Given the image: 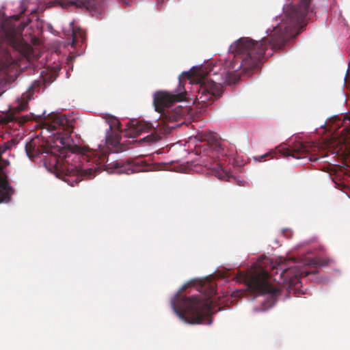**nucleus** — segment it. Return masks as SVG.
Instances as JSON below:
<instances>
[{"instance_id":"obj_1","label":"nucleus","mask_w":350,"mask_h":350,"mask_svg":"<svg viewBox=\"0 0 350 350\" xmlns=\"http://www.w3.org/2000/svg\"><path fill=\"white\" fill-rule=\"evenodd\" d=\"M268 38L255 41L247 37H243L232 43L229 48L230 56L226 59L222 66L214 65L193 69L192 72L183 73L179 77L178 92L176 94L159 91L154 95L153 104L155 110L161 115L172 105L185 98L186 79L196 81V102L205 107L211 101L213 96L219 97L222 93V85L236 83L240 79L241 72L249 73L258 70L265 51L269 44Z\"/></svg>"},{"instance_id":"obj_2","label":"nucleus","mask_w":350,"mask_h":350,"mask_svg":"<svg viewBox=\"0 0 350 350\" xmlns=\"http://www.w3.org/2000/svg\"><path fill=\"white\" fill-rule=\"evenodd\" d=\"M44 111L40 116H36V120L44 116L48 121V129L54 132L56 141L62 146L61 148L51 146L48 142L38 137L31 139L25 145L27 155L30 159L40 157L50 170H53L57 177L74 187L83 177L94 176L92 168H83V161L87 157L81 153V148L74 144L71 138L72 127L65 116L57 113L48 114L47 118Z\"/></svg>"},{"instance_id":"obj_3","label":"nucleus","mask_w":350,"mask_h":350,"mask_svg":"<svg viewBox=\"0 0 350 350\" xmlns=\"http://www.w3.org/2000/svg\"><path fill=\"white\" fill-rule=\"evenodd\" d=\"M310 0H293L286 8L282 22L271 31V49H282L286 42L295 36L298 27H302L310 11Z\"/></svg>"},{"instance_id":"obj_4","label":"nucleus","mask_w":350,"mask_h":350,"mask_svg":"<svg viewBox=\"0 0 350 350\" xmlns=\"http://www.w3.org/2000/svg\"><path fill=\"white\" fill-rule=\"evenodd\" d=\"M172 305L178 316L187 323H212V301L210 299H204L198 296L187 297L178 293Z\"/></svg>"},{"instance_id":"obj_5","label":"nucleus","mask_w":350,"mask_h":350,"mask_svg":"<svg viewBox=\"0 0 350 350\" xmlns=\"http://www.w3.org/2000/svg\"><path fill=\"white\" fill-rule=\"evenodd\" d=\"M243 280L255 293L270 294L273 297L280 295V288L273 286L269 282L268 269H264L261 265L255 264L247 272L241 273Z\"/></svg>"},{"instance_id":"obj_6","label":"nucleus","mask_w":350,"mask_h":350,"mask_svg":"<svg viewBox=\"0 0 350 350\" xmlns=\"http://www.w3.org/2000/svg\"><path fill=\"white\" fill-rule=\"evenodd\" d=\"M266 262H270V267L275 273L278 274V271H281L280 277L284 283L288 284L289 288H299L301 284V277L307 276L309 274L304 267L298 265L286 268L282 262L275 265L269 258L266 259Z\"/></svg>"},{"instance_id":"obj_7","label":"nucleus","mask_w":350,"mask_h":350,"mask_svg":"<svg viewBox=\"0 0 350 350\" xmlns=\"http://www.w3.org/2000/svg\"><path fill=\"white\" fill-rule=\"evenodd\" d=\"M28 100L26 97H23L18 100L16 105L11 107L9 112L2 117L1 122L3 124H10L13 122H18L19 124H23L30 120L28 116H19L20 112L27 109Z\"/></svg>"},{"instance_id":"obj_8","label":"nucleus","mask_w":350,"mask_h":350,"mask_svg":"<svg viewBox=\"0 0 350 350\" xmlns=\"http://www.w3.org/2000/svg\"><path fill=\"white\" fill-rule=\"evenodd\" d=\"M308 144L302 142H296L291 148H284L282 154L285 157H292L296 159H306L310 161H316L318 158L315 156L310 154Z\"/></svg>"},{"instance_id":"obj_9","label":"nucleus","mask_w":350,"mask_h":350,"mask_svg":"<svg viewBox=\"0 0 350 350\" xmlns=\"http://www.w3.org/2000/svg\"><path fill=\"white\" fill-rule=\"evenodd\" d=\"M152 126L150 123L133 120L128 122L127 129L122 132V134L129 138H134L143 133L152 131Z\"/></svg>"},{"instance_id":"obj_10","label":"nucleus","mask_w":350,"mask_h":350,"mask_svg":"<svg viewBox=\"0 0 350 350\" xmlns=\"http://www.w3.org/2000/svg\"><path fill=\"white\" fill-rule=\"evenodd\" d=\"M202 165L210 170V173L221 180H228L230 178L228 171L217 162L214 158L204 155L200 161Z\"/></svg>"},{"instance_id":"obj_11","label":"nucleus","mask_w":350,"mask_h":350,"mask_svg":"<svg viewBox=\"0 0 350 350\" xmlns=\"http://www.w3.org/2000/svg\"><path fill=\"white\" fill-rule=\"evenodd\" d=\"M189 108L187 107L176 106L174 109H167L161 115L163 120L165 122H176L183 119L187 114Z\"/></svg>"},{"instance_id":"obj_12","label":"nucleus","mask_w":350,"mask_h":350,"mask_svg":"<svg viewBox=\"0 0 350 350\" xmlns=\"http://www.w3.org/2000/svg\"><path fill=\"white\" fill-rule=\"evenodd\" d=\"M14 193V189L8 181L6 174L0 170V203L8 202Z\"/></svg>"},{"instance_id":"obj_13","label":"nucleus","mask_w":350,"mask_h":350,"mask_svg":"<svg viewBox=\"0 0 350 350\" xmlns=\"http://www.w3.org/2000/svg\"><path fill=\"white\" fill-rule=\"evenodd\" d=\"M114 167L118 173L126 174H133L141 170V167L139 164L130 161L125 162H116L114 164Z\"/></svg>"},{"instance_id":"obj_14","label":"nucleus","mask_w":350,"mask_h":350,"mask_svg":"<svg viewBox=\"0 0 350 350\" xmlns=\"http://www.w3.org/2000/svg\"><path fill=\"white\" fill-rule=\"evenodd\" d=\"M100 2L101 0H75L72 1L71 3L77 7L91 10L96 9Z\"/></svg>"},{"instance_id":"obj_15","label":"nucleus","mask_w":350,"mask_h":350,"mask_svg":"<svg viewBox=\"0 0 350 350\" xmlns=\"http://www.w3.org/2000/svg\"><path fill=\"white\" fill-rule=\"evenodd\" d=\"M85 36L86 33L81 29H73L72 35V46H77L79 42V39H81V42H83L85 39Z\"/></svg>"},{"instance_id":"obj_16","label":"nucleus","mask_w":350,"mask_h":350,"mask_svg":"<svg viewBox=\"0 0 350 350\" xmlns=\"http://www.w3.org/2000/svg\"><path fill=\"white\" fill-rule=\"evenodd\" d=\"M8 36L10 38V42L12 45L17 48L21 44V37L17 35L14 30H12L8 33Z\"/></svg>"},{"instance_id":"obj_17","label":"nucleus","mask_w":350,"mask_h":350,"mask_svg":"<svg viewBox=\"0 0 350 350\" xmlns=\"http://www.w3.org/2000/svg\"><path fill=\"white\" fill-rule=\"evenodd\" d=\"M111 144L113 146L114 148H116V152H123L127 149V147L126 146L124 143L121 142L120 139H119L118 137L115 138L112 141Z\"/></svg>"},{"instance_id":"obj_18","label":"nucleus","mask_w":350,"mask_h":350,"mask_svg":"<svg viewBox=\"0 0 350 350\" xmlns=\"http://www.w3.org/2000/svg\"><path fill=\"white\" fill-rule=\"evenodd\" d=\"M160 139H161V137L159 135L151 133L150 135H148L140 139L139 142L154 143V142H158Z\"/></svg>"},{"instance_id":"obj_19","label":"nucleus","mask_w":350,"mask_h":350,"mask_svg":"<svg viewBox=\"0 0 350 350\" xmlns=\"http://www.w3.org/2000/svg\"><path fill=\"white\" fill-rule=\"evenodd\" d=\"M277 154L276 150H272L270 152H268L264 154L256 156L254 157V159L258 161H262L263 159H265L267 157L274 158L275 155Z\"/></svg>"},{"instance_id":"obj_20","label":"nucleus","mask_w":350,"mask_h":350,"mask_svg":"<svg viewBox=\"0 0 350 350\" xmlns=\"http://www.w3.org/2000/svg\"><path fill=\"white\" fill-rule=\"evenodd\" d=\"M211 154H213V152L211 150H210L208 148V147L204 148V150H203V153L202 154V152H200V154H202L200 157V161H199L200 163L202 165L200 161H202V157H203L204 155L209 156L211 158H213V156L211 155Z\"/></svg>"},{"instance_id":"obj_21","label":"nucleus","mask_w":350,"mask_h":350,"mask_svg":"<svg viewBox=\"0 0 350 350\" xmlns=\"http://www.w3.org/2000/svg\"><path fill=\"white\" fill-rule=\"evenodd\" d=\"M327 264V262L321 258L317 259L315 262V265H317L318 266H324V265H326Z\"/></svg>"},{"instance_id":"obj_22","label":"nucleus","mask_w":350,"mask_h":350,"mask_svg":"<svg viewBox=\"0 0 350 350\" xmlns=\"http://www.w3.org/2000/svg\"><path fill=\"white\" fill-rule=\"evenodd\" d=\"M200 140H206V137H203L202 136L200 137Z\"/></svg>"},{"instance_id":"obj_23","label":"nucleus","mask_w":350,"mask_h":350,"mask_svg":"<svg viewBox=\"0 0 350 350\" xmlns=\"http://www.w3.org/2000/svg\"><path fill=\"white\" fill-rule=\"evenodd\" d=\"M36 10H35L34 12H31V15H32V16H33V15L34 14H36Z\"/></svg>"},{"instance_id":"obj_24","label":"nucleus","mask_w":350,"mask_h":350,"mask_svg":"<svg viewBox=\"0 0 350 350\" xmlns=\"http://www.w3.org/2000/svg\"><path fill=\"white\" fill-rule=\"evenodd\" d=\"M186 288H187V286H184L183 287V290H185Z\"/></svg>"},{"instance_id":"obj_25","label":"nucleus","mask_w":350,"mask_h":350,"mask_svg":"<svg viewBox=\"0 0 350 350\" xmlns=\"http://www.w3.org/2000/svg\"><path fill=\"white\" fill-rule=\"evenodd\" d=\"M52 81H53V80L51 79V78H50V80L49 81V82H50V83H51V82H52Z\"/></svg>"}]
</instances>
